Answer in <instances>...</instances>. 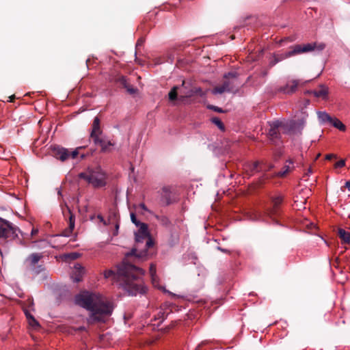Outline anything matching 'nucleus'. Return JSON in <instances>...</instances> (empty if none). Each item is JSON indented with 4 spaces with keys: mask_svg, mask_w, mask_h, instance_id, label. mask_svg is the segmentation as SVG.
<instances>
[{
    "mask_svg": "<svg viewBox=\"0 0 350 350\" xmlns=\"http://www.w3.org/2000/svg\"><path fill=\"white\" fill-rule=\"evenodd\" d=\"M139 207L141 208L142 209L144 210V211H147V208H146V206H145L144 204H140Z\"/></svg>",
    "mask_w": 350,
    "mask_h": 350,
    "instance_id": "58836bf2",
    "label": "nucleus"
},
{
    "mask_svg": "<svg viewBox=\"0 0 350 350\" xmlns=\"http://www.w3.org/2000/svg\"><path fill=\"white\" fill-rule=\"evenodd\" d=\"M270 129L269 135L272 138H277L278 132L280 129H285L288 127L290 130H293L295 127V121L284 122L280 120L273 121L270 123Z\"/></svg>",
    "mask_w": 350,
    "mask_h": 350,
    "instance_id": "0eeeda50",
    "label": "nucleus"
},
{
    "mask_svg": "<svg viewBox=\"0 0 350 350\" xmlns=\"http://www.w3.org/2000/svg\"><path fill=\"white\" fill-rule=\"evenodd\" d=\"M113 217H114V219L116 220V213H113Z\"/></svg>",
    "mask_w": 350,
    "mask_h": 350,
    "instance_id": "c03bdc74",
    "label": "nucleus"
},
{
    "mask_svg": "<svg viewBox=\"0 0 350 350\" xmlns=\"http://www.w3.org/2000/svg\"><path fill=\"white\" fill-rule=\"evenodd\" d=\"M212 122L215 125H217L219 127V129H221V130H224V126L223 123L221 122V121L218 118H212Z\"/></svg>",
    "mask_w": 350,
    "mask_h": 350,
    "instance_id": "b1692460",
    "label": "nucleus"
},
{
    "mask_svg": "<svg viewBox=\"0 0 350 350\" xmlns=\"http://www.w3.org/2000/svg\"><path fill=\"white\" fill-rule=\"evenodd\" d=\"M192 94H193V92L190 91L189 92L187 93L185 96L180 95V99L181 100H183L185 97H189L192 95Z\"/></svg>",
    "mask_w": 350,
    "mask_h": 350,
    "instance_id": "7c9ffc66",
    "label": "nucleus"
},
{
    "mask_svg": "<svg viewBox=\"0 0 350 350\" xmlns=\"http://www.w3.org/2000/svg\"><path fill=\"white\" fill-rule=\"evenodd\" d=\"M288 162H289V165L293 163V161L291 160H289Z\"/></svg>",
    "mask_w": 350,
    "mask_h": 350,
    "instance_id": "a18cd8bd",
    "label": "nucleus"
},
{
    "mask_svg": "<svg viewBox=\"0 0 350 350\" xmlns=\"http://www.w3.org/2000/svg\"><path fill=\"white\" fill-rule=\"evenodd\" d=\"M84 273V269L80 264H75L72 272V278L74 282H78L81 281Z\"/></svg>",
    "mask_w": 350,
    "mask_h": 350,
    "instance_id": "9d476101",
    "label": "nucleus"
},
{
    "mask_svg": "<svg viewBox=\"0 0 350 350\" xmlns=\"http://www.w3.org/2000/svg\"><path fill=\"white\" fill-rule=\"evenodd\" d=\"M312 93L315 97L325 99L328 94V88L324 85H321L318 89L313 90Z\"/></svg>",
    "mask_w": 350,
    "mask_h": 350,
    "instance_id": "4468645a",
    "label": "nucleus"
},
{
    "mask_svg": "<svg viewBox=\"0 0 350 350\" xmlns=\"http://www.w3.org/2000/svg\"><path fill=\"white\" fill-rule=\"evenodd\" d=\"M119 228V224L117 221H116V232H114V235L117 234L118 230Z\"/></svg>",
    "mask_w": 350,
    "mask_h": 350,
    "instance_id": "4c0bfd02",
    "label": "nucleus"
},
{
    "mask_svg": "<svg viewBox=\"0 0 350 350\" xmlns=\"http://www.w3.org/2000/svg\"><path fill=\"white\" fill-rule=\"evenodd\" d=\"M211 109H213L214 111H217V112H222V109L218 107H215V106H211Z\"/></svg>",
    "mask_w": 350,
    "mask_h": 350,
    "instance_id": "473e14b6",
    "label": "nucleus"
},
{
    "mask_svg": "<svg viewBox=\"0 0 350 350\" xmlns=\"http://www.w3.org/2000/svg\"><path fill=\"white\" fill-rule=\"evenodd\" d=\"M345 187L350 191V181H347L345 183Z\"/></svg>",
    "mask_w": 350,
    "mask_h": 350,
    "instance_id": "ea45409f",
    "label": "nucleus"
},
{
    "mask_svg": "<svg viewBox=\"0 0 350 350\" xmlns=\"http://www.w3.org/2000/svg\"><path fill=\"white\" fill-rule=\"evenodd\" d=\"M317 117L319 122L321 124H329L332 122V118L325 111H317Z\"/></svg>",
    "mask_w": 350,
    "mask_h": 350,
    "instance_id": "2eb2a0df",
    "label": "nucleus"
},
{
    "mask_svg": "<svg viewBox=\"0 0 350 350\" xmlns=\"http://www.w3.org/2000/svg\"><path fill=\"white\" fill-rule=\"evenodd\" d=\"M136 245L129 255H134L138 258H144L147 255V249L152 247L153 243L148 232V226L145 224L141 226L135 232Z\"/></svg>",
    "mask_w": 350,
    "mask_h": 350,
    "instance_id": "7ed1b4c3",
    "label": "nucleus"
},
{
    "mask_svg": "<svg viewBox=\"0 0 350 350\" xmlns=\"http://www.w3.org/2000/svg\"><path fill=\"white\" fill-rule=\"evenodd\" d=\"M149 272L151 277L152 285L156 288H162V286H160L159 284V280L156 275V267L154 265H150Z\"/></svg>",
    "mask_w": 350,
    "mask_h": 350,
    "instance_id": "dca6fc26",
    "label": "nucleus"
},
{
    "mask_svg": "<svg viewBox=\"0 0 350 350\" xmlns=\"http://www.w3.org/2000/svg\"><path fill=\"white\" fill-rule=\"evenodd\" d=\"M291 170V167L289 165H286L284 167V170L280 171L278 173V176H285Z\"/></svg>",
    "mask_w": 350,
    "mask_h": 350,
    "instance_id": "393cba45",
    "label": "nucleus"
},
{
    "mask_svg": "<svg viewBox=\"0 0 350 350\" xmlns=\"http://www.w3.org/2000/svg\"><path fill=\"white\" fill-rule=\"evenodd\" d=\"M345 165V160L341 159L339 161L336 162L334 165L335 167H342Z\"/></svg>",
    "mask_w": 350,
    "mask_h": 350,
    "instance_id": "c756f323",
    "label": "nucleus"
},
{
    "mask_svg": "<svg viewBox=\"0 0 350 350\" xmlns=\"http://www.w3.org/2000/svg\"><path fill=\"white\" fill-rule=\"evenodd\" d=\"M121 83L124 85V86L127 89V91L133 94L135 92V89L133 88H131L127 85L126 80L124 77H122L120 79Z\"/></svg>",
    "mask_w": 350,
    "mask_h": 350,
    "instance_id": "5701e85b",
    "label": "nucleus"
},
{
    "mask_svg": "<svg viewBox=\"0 0 350 350\" xmlns=\"http://www.w3.org/2000/svg\"><path fill=\"white\" fill-rule=\"evenodd\" d=\"M282 198L281 196H276L273 198L272 203L273 205V208L269 209L267 211V215L270 218H272L275 215L277 214V207L281 204Z\"/></svg>",
    "mask_w": 350,
    "mask_h": 350,
    "instance_id": "9b49d317",
    "label": "nucleus"
},
{
    "mask_svg": "<svg viewBox=\"0 0 350 350\" xmlns=\"http://www.w3.org/2000/svg\"><path fill=\"white\" fill-rule=\"evenodd\" d=\"M70 256L72 259H76L77 258H78L79 254H78L77 253H72V254H70Z\"/></svg>",
    "mask_w": 350,
    "mask_h": 350,
    "instance_id": "c9c22d12",
    "label": "nucleus"
},
{
    "mask_svg": "<svg viewBox=\"0 0 350 350\" xmlns=\"http://www.w3.org/2000/svg\"><path fill=\"white\" fill-rule=\"evenodd\" d=\"M142 40H139L137 41V46H139V45H141V44H142Z\"/></svg>",
    "mask_w": 350,
    "mask_h": 350,
    "instance_id": "a19ab883",
    "label": "nucleus"
},
{
    "mask_svg": "<svg viewBox=\"0 0 350 350\" xmlns=\"http://www.w3.org/2000/svg\"><path fill=\"white\" fill-rule=\"evenodd\" d=\"M97 218L99 219L100 221L103 222L105 225H107V221L104 219V218L101 215H98L97 216Z\"/></svg>",
    "mask_w": 350,
    "mask_h": 350,
    "instance_id": "2f4dec72",
    "label": "nucleus"
},
{
    "mask_svg": "<svg viewBox=\"0 0 350 350\" xmlns=\"http://www.w3.org/2000/svg\"><path fill=\"white\" fill-rule=\"evenodd\" d=\"M324 48L325 44L322 43H308L304 45L297 44L292 47L289 51L275 55L273 60L271 62V64L275 65L280 61L301 53H308L315 50L322 51Z\"/></svg>",
    "mask_w": 350,
    "mask_h": 350,
    "instance_id": "20e7f679",
    "label": "nucleus"
},
{
    "mask_svg": "<svg viewBox=\"0 0 350 350\" xmlns=\"http://www.w3.org/2000/svg\"><path fill=\"white\" fill-rule=\"evenodd\" d=\"M239 85L236 73L228 72L224 75V81L222 85L215 87L213 90V93L217 94L225 92H234L237 90Z\"/></svg>",
    "mask_w": 350,
    "mask_h": 350,
    "instance_id": "423d86ee",
    "label": "nucleus"
},
{
    "mask_svg": "<svg viewBox=\"0 0 350 350\" xmlns=\"http://www.w3.org/2000/svg\"><path fill=\"white\" fill-rule=\"evenodd\" d=\"M95 144H99L103 152L109 151L111 150V147L113 145L111 142L100 139L99 137L98 143Z\"/></svg>",
    "mask_w": 350,
    "mask_h": 350,
    "instance_id": "6ab92c4d",
    "label": "nucleus"
},
{
    "mask_svg": "<svg viewBox=\"0 0 350 350\" xmlns=\"http://www.w3.org/2000/svg\"><path fill=\"white\" fill-rule=\"evenodd\" d=\"M157 218L163 224V225H167L169 223L168 219L165 216H157Z\"/></svg>",
    "mask_w": 350,
    "mask_h": 350,
    "instance_id": "bb28decb",
    "label": "nucleus"
},
{
    "mask_svg": "<svg viewBox=\"0 0 350 350\" xmlns=\"http://www.w3.org/2000/svg\"><path fill=\"white\" fill-rule=\"evenodd\" d=\"M53 155L56 159L64 161L70 158V150L62 147L55 146L53 149Z\"/></svg>",
    "mask_w": 350,
    "mask_h": 350,
    "instance_id": "6e6552de",
    "label": "nucleus"
},
{
    "mask_svg": "<svg viewBox=\"0 0 350 350\" xmlns=\"http://www.w3.org/2000/svg\"><path fill=\"white\" fill-rule=\"evenodd\" d=\"M330 125L334 126L335 128L339 129L341 131H344L346 129L345 125L336 118H332Z\"/></svg>",
    "mask_w": 350,
    "mask_h": 350,
    "instance_id": "aec40b11",
    "label": "nucleus"
},
{
    "mask_svg": "<svg viewBox=\"0 0 350 350\" xmlns=\"http://www.w3.org/2000/svg\"><path fill=\"white\" fill-rule=\"evenodd\" d=\"M81 148L80 147V148H78L72 151H70V158H72V159L76 158L79 154V150Z\"/></svg>",
    "mask_w": 350,
    "mask_h": 350,
    "instance_id": "c85d7f7f",
    "label": "nucleus"
},
{
    "mask_svg": "<svg viewBox=\"0 0 350 350\" xmlns=\"http://www.w3.org/2000/svg\"><path fill=\"white\" fill-rule=\"evenodd\" d=\"M75 302L90 311L88 319L89 323L105 322L113 311L112 304L105 297L97 293L82 292L76 296Z\"/></svg>",
    "mask_w": 350,
    "mask_h": 350,
    "instance_id": "f03ea898",
    "label": "nucleus"
},
{
    "mask_svg": "<svg viewBox=\"0 0 350 350\" xmlns=\"http://www.w3.org/2000/svg\"><path fill=\"white\" fill-rule=\"evenodd\" d=\"M185 82L183 81V83H182V85L183 86V85H185Z\"/></svg>",
    "mask_w": 350,
    "mask_h": 350,
    "instance_id": "49530a36",
    "label": "nucleus"
},
{
    "mask_svg": "<svg viewBox=\"0 0 350 350\" xmlns=\"http://www.w3.org/2000/svg\"><path fill=\"white\" fill-rule=\"evenodd\" d=\"M42 258V255L40 253H33L28 256L26 259V262L29 266L31 267L34 269L36 265L39 262V260Z\"/></svg>",
    "mask_w": 350,
    "mask_h": 350,
    "instance_id": "ddd939ff",
    "label": "nucleus"
},
{
    "mask_svg": "<svg viewBox=\"0 0 350 350\" xmlns=\"http://www.w3.org/2000/svg\"><path fill=\"white\" fill-rule=\"evenodd\" d=\"M258 166V163H254L252 165V170H256Z\"/></svg>",
    "mask_w": 350,
    "mask_h": 350,
    "instance_id": "e433bc0d",
    "label": "nucleus"
},
{
    "mask_svg": "<svg viewBox=\"0 0 350 350\" xmlns=\"http://www.w3.org/2000/svg\"><path fill=\"white\" fill-rule=\"evenodd\" d=\"M178 90V86H174L172 90L171 91L169 92V99L170 100H175L177 98V95H178V93H177V91Z\"/></svg>",
    "mask_w": 350,
    "mask_h": 350,
    "instance_id": "4be33fe9",
    "label": "nucleus"
},
{
    "mask_svg": "<svg viewBox=\"0 0 350 350\" xmlns=\"http://www.w3.org/2000/svg\"><path fill=\"white\" fill-rule=\"evenodd\" d=\"M201 347V345H198V347L196 348L195 350H199Z\"/></svg>",
    "mask_w": 350,
    "mask_h": 350,
    "instance_id": "37998d69",
    "label": "nucleus"
},
{
    "mask_svg": "<svg viewBox=\"0 0 350 350\" xmlns=\"http://www.w3.org/2000/svg\"><path fill=\"white\" fill-rule=\"evenodd\" d=\"M79 177L94 187H101L106 184V174L100 166L89 167L86 171L81 172Z\"/></svg>",
    "mask_w": 350,
    "mask_h": 350,
    "instance_id": "39448f33",
    "label": "nucleus"
},
{
    "mask_svg": "<svg viewBox=\"0 0 350 350\" xmlns=\"http://www.w3.org/2000/svg\"><path fill=\"white\" fill-rule=\"evenodd\" d=\"M142 269L125 260L118 267L117 273L107 270L104 273L105 278H113L130 295L144 293L145 288L142 284Z\"/></svg>",
    "mask_w": 350,
    "mask_h": 350,
    "instance_id": "f257e3e1",
    "label": "nucleus"
},
{
    "mask_svg": "<svg viewBox=\"0 0 350 350\" xmlns=\"http://www.w3.org/2000/svg\"><path fill=\"white\" fill-rule=\"evenodd\" d=\"M171 193L170 187L166 186L163 187L162 189V195L166 198L168 197L169 194Z\"/></svg>",
    "mask_w": 350,
    "mask_h": 350,
    "instance_id": "a878e982",
    "label": "nucleus"
},
{
    "mask_svg": "<svg viewBox=\"0 0 350 350\" xmlns=\"http://www.w3.org/2000/svg\"><path fill=\"white\" fill-rule=\"evenodd\" d=\"M38 232V229L33 228L31 230V236L33 237V236L36 235Z\"/></svg>",
    "mask_w": 350,
    "mask_h": 350,
    "instance_id": "f704fd0d",
    "label": "nucleus"
},
{
    "mask_svg": "<svg viewBox=\"0 0 350 350\" xmlns=\"http://www.w3.org/2000/svg\"><path fill=\"white\" fill-rule=\"evenodd\" d=\"M100 133V120L98 117H96L93 122L92 131L91 133V138L94 140V143H98Z\"/></svg>",
    "mask_w": 350,
    "mask_h": 350,
    "instance_id": "1a4fd4ad",
    "label": "nucleus"
},
{
    "mask_svg": "<svg viewBox=\"0 0 350 350\" xmlns=\"http://www.w3.org/2000/svg\"><path fill=\"white\" fill-rule=\"evenodd\" d=\"M326 159L327 160H330L332 159V158H336V155L333 154H327L326 157H325Z\"/></svg>",
    "mask_w": 350,
    "mask_h": 350,
    "instance_id": "72a5a7b5",
    "label": "nucleus"
},
{
    "mask_svg": "<svg viewBox=\"0 0 350 350\" xmlns=\"http://www.w3.org/2000/svg\"><path fill=\"white\" fill-rule=\"evenodd\" d=\"M13 98H14V96H12L10 97V102H12L13 100Z\"/></svg>",
    "mask_w": 350,
    "mask_h": 350,
    "instance_id": "79ce46f5",
    "label": "nucleus"
},
{
    "mask_svg": "<svg viewBox=\"0 0 350 350\" xmlns=\"http://www.w3.org/2000/svg\"><path fill=\"white\" fill-rule=\"evenodd\" d=\"M25 314L26 315L27 319H28L29 324L33 328H36L38 326V323L36 320L33 318L32 315L29 314V312L25 310Z\"/></svg>",
    "mask_w": 350,
    "mask_h": 350,
    "instance_id": "412c9836",
    "label": "nucleus"
},
{
    "mask_svg": "<svg viewBox=\"0 0 350 350\" xmlns=\"http://www.w3.org/2000/svg\"><path fill=\"white\" fill-rule=\"evenodd\" d=\"M338 235L342 243L350 244V233L342 228H338Z\"/></svg>",
    "mask_w": 350,
    "mask_h": 350,
    "instance_id": "f3484780",
    "label": "nucleus"
},
{
    "mask_svg": "<svg viewBox=\"0 0 350 350\" xmlns=\"http://www.w3.org/2000/svg\"><path fill=\"white\" fill-rule=\"evenodd\" d=\"M298 84V81L293 80L286 84V85L282 89V91L286 94L293 93L296 90Z\"/></svg>",
    "mask_w": 350,
    "mask_h": 350,
    "instance_id": "a211bd4d",
    "label": "nucleus"
},
{
    "mask_svg": "<svg viewBox=\"0 0 350 350\" xmlns=\"http://www.w3.org/2000/svg\"><path fill=\"white\" fill-rule=\"evenodd\" d=\"M131 221L133 223H134L137 226H141V224L140 222H139L137 219H136V217H135V215L133 213H131Z\"/></svg>",
    "mask_w": 350,
    "mask_h": 350,
    "instance_id": "cd10ccee",
    "label": "nucleus"
},
{
    "mask_svg": "<svg viewBox=\"0 0 350 350\" xmlns=\"http://www.w3.org/2000/svg\"><path fill=\"white\" fill-rule=\"evenodd\" d=\"M66 209L69 213V226L68 228L63 232L62 235L64 237H70L75 228V216L70 213V210L68 206H66Z\"/></svg>",
    "mask_w": 350,
    "mask_h": 350,
    "instance_id": "f8f14e48",
    "label": "nucleus"
}]
</instances>
